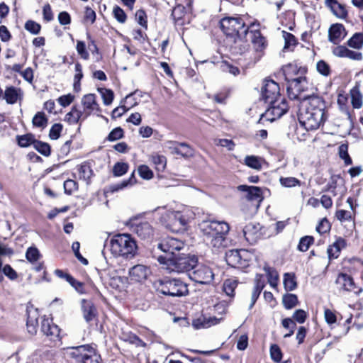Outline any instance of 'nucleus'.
<instances>
[{"instance_id":"c756f323","label":"nucleus","mask_w":363,"mask_h":363,"mask_svg":"<svg viewBox=\"0 0 363 363\" xmlns=\"http://www.w3.org/2000/svg\"><path fill=\"white\" fill-rule=\"evenodd\" d=\"M81 118L83 120L86 118H84V113L76 106H73L71 111L66 114L65 121L69 124H76Z\"/></svg>"},{"instance_id":"393cba45","label":"nucleus","mask_w":363,"mask_h":363,"mask_svg":"<svg viewBox=\"0 0 363 363\" xmlns=\"http://www.w3.org/2000/svg\"><path fill=\"white\" fill-rule=\"evenodd\" d=\"M351 104L354 108L359 109L363 105V95L360 91V85L357 84L350 91Z\"/></svg>"},{"instance_id":"e2e57ef3","label":"nucleus","mask_w":363,"mask_h":363,"mask_svg":"<svg viewBox=\"0 0 363 363\" xmlns=\"http://www.w3.org/2000/svg\"><path fill=\"white\" fill-rule=\"evenodd\" d=\"M123 138V130L121 127L113 129L107 137L109 141H116Z\"/></svg>"},{"instance_id":"4be33fe9","label":"nucleus","mask_w":363,"mask_h":363,"mask_svg":"<svg viewBox=\"0 0 363 363\" xmlns=\"http://www.w3.org/2000/svg\"><path fill=\"white\" fill-rule=\"evenodd\" d=\"M27 329L30 334L35 335L37 333L38 325V309H30L27 311Z\"/></svg>"},{"instance_id":"2eb2a0df","label":"nucleus","mask_w":363,"mask_h":363,"mask_svg":"<svg viewBox=\"0 0 363 363\" xmlns=\"http://www.w3.org/2000/svg\"><path fill=\"white\" fill-rule=\"evenodd\" d=\"M150 274V269L147 266L143 264L133 266L129 270L130 280L136 282H143Z\"/></svg>"},{"instance_id":"6ab92c4d","label":"nucleus","mask_w":363,"mask_h":363,"mask_svg":"<svg viewBox=\"0 0 363 363\" xmlns=\"http://www.w3.org/2000/svg\"><path fill=\"white\" fill-rule=\"evenodd\" d=\"M346 35L345 28L340 23L332 25L328 30L329 40L333 44H338Z\"/></svg>"},{"instance_id":"de8ad7c7","label":"nucleus","mask_w":363,"mask_h":363,"mask_svg":"<svg viewBox=\"0 0 363 363\" xmlns=\"http://www.w3.org/2000/svg\"><path fill=\"white\" fill-rule=\"evenodd\" d=\"M137 96H143L141 91L136 90L125 96V101L127 104L130 105V107H128L129 108H133L138 104L139 102L138 101Z\"/></svg>"},{"instance_id":"c03bdc74","label":"nucleus","mask_w":363,"mask_h":363,"mask_svg":"<svg viewBox=\"0 0 363 363\" xmlns=\"http://www.w3.org/2000/svg\"><path fill=\"white\" fill-rule=\"evenodd\" d=\"M282 301L286 309H291L298 304V298L295 294H288L283 296Z\"/></svg>"},{"instance_id":"dca6fc26","label":"nucleus","mask_w":363,"mask_h":363,"mask_svg":"<svg viewBox=\"0 0 363 363\" xmlns=\"http://www.w3.org/2000/svg\"><path fill=\"white\" fill-rule=\"evenodd\" d=\"M332 52L335 56L340 58H347L357 61L362 59V54L361 52L350 50L344 45H337L333 48Z\"/></svg>"},{"instance_id":"ddd939ff","label":"nucleus","mask_w":363,"mask_h":363,"mask_svg":"<svg viewBox=\"0 0 363 363\" xmlns=\"http://www.w3.org/2000/svg\"><path fill=\"white\" fill-rule=\"evenodd\" d=\"M336 284L340 286V289L353 292L357 295L359 294L362 291V288L356 286L353 279L347 274H340L336 279Z\"/></svg>"},{"instance_id":"6e6552de","label":"nucleus","mask_w":363,"mask_h":363,"mask_svg":"<svg viewBox=\"0 0 363 363\" xmlns=\"http://www.w3.org/2000/svg\"><path fill=\"white\" fill-rule=\"evenodd\" d=\"M189 276L192 280L197 283L209 284L213 280L214 273L209 267L196 264V266L193 271L189 274Z\"/></svg>"},{"instance_id":"680f3d73","label":"nucleus","mask_w":363,"mask_h":363,"mask_svg":"<svg viewBox=\"0 0 363 363\" xmlns=\"http://www.w3.org/2000/svg\"><path fill=\"white\" fill-rule=\"evenodd\" d=\"M25 28L32 34L36 35L40 33L41 26L39 23L30 20L26 23Z\"/></svg>"},{"instance_id":"9b49d317","label":"nucleus","mask_w":363,"mask_h":363,"mask_svg":"<svg viewBox=\"0 0 363 363\" xmlns=\"http://www.w3.org/2000/svg\"><path fill=\"white\" fill-rule=\"evenodd\" d=\"M184 247V242L177 238L167 237L158 244V248L168 253L169 257L176 256L175 252L179 251Z\"/></svg>"},{"instance_id":"7ed1b4c3","label":"nucleus","mask_w":363,"mask_h":363,"mask_svg":"<svg viewBox=\"0 0 363 363\" xmlns=\"http://www.w3.org/2000/svg\"><path fill=\"white\" fill-rule=\"evenodd\" d=\"M220 28L227 38L232 40L235 44L242 40L247 41L249 26H247L241 18L226 17L220 21Z\"/></svg>"},{"instance_id":"39448f33","label":"nucleus","mask_w":363,"mask_h":363,"mask_svg":"<svg viewBox=\"0 0 363 363\" xmlns=\"http://www.w3.org/2000/svg\"><path fill=\"white\" fill-rule=\"evenodd\" d=\"M136 242L128 234H118L110 241V250L114 256H121L130 259L137 252Z\"/></svg>"},{"instance_id":"49530a36","label":"nucleus","mask_w":363,"mask_h":363,"mask_svg":"<svg viewBox=\"0 0 363 363\" xmlns=\"http://www.w3.org/2000/svg\"><path fill=\"white\" fill-rule=\"evenodd\" d=\"M284 285L287 291H293L296 287L295 276L293 274L286 273L284 278Z\"/></svg>"},{"instance_id":"4468645a","label":"nucleus","mask_w":363,"mask_h":363,"mask_svg":"<svg viewBox=\"0 0 363 363\" xmlns=\"http://www.w3.org/2000/svg\"><path fill=\"white\" fill-rule=\"evenodd\" d=\"M188 220L179 211L172 212L169 216L168 226L171 230L179 232L186 230Z\"/></svg>"},{"instance_id":"4d7b16f0","label":"nucleus","mask_w":363,"mask_h":363,"mask_svg":"<svg viewBox=\"0 0 363 363\" xmlns=\"http://www.w3.org/2000/svg\"><path fill=\"white\" fill-rule=\"evenodd\" d=\"M136 182V179L135 178L134 172L131 174L130 178L127 180H124L119 184H116L113 187V191H118L128 186H132Z\"/></svg>"},{"instance_id":"20e7f679","label":"nucleus","mask_w":363,"mask_h":363,"mask_svg":"<svg viewBox=\"0 0 363 363\" xmlns=\"http://www.w3.org/2000/svg\"><path fill=\"white\" fill-rule=\"evenodd\" d=\"M155 289L160 294L172 297H181L188 294V286L180 279L163 277L153 283Z\"/></svg>"},{"instance_id":"72a5a7b5","label":"nucleus","mask_w":363,"mask_h":363,"mask_svg":"<svg viewBox=\"0 0 363 363\" xmlns=\"http://www.w3.org/2000/svg\"><path fill=\"white\" fill-rule=\"evenodd\" d=\"M89 345H84L77 347H71L68 349L70 350L69 355L74 358L77 362H82L84 354H86V350L89 348Z\"/></svg>"},{"instance_id":"b1692460","label":"nucleus","mask_w":363,"mask_h":363,"mask_svg":"<svg viewBox=\"0 0 363 363\" xmlns=\"http://www.w3.org/2000/svg\"><path fill=\"white\" fill-rule=\"evenodd\" d=\"M248 35L257 52L262 51L265 48V39L259 30H248Z\"/></svg>"},{"instance_id":"c85d7f7f","label":"nucleus","mask_w":363,"mask_h":363,"mask_svg":"<svg viewBox=\"0 0 363 363\" xmlns=\"http://www.w3.org/2000/svg\"><path fill=\"white\" fill-rule=\"evenodd\" d=\"M283 72L286 79L288 81L291 79H294L292 77L294 75H297L299 73L301 74H304L306 69L304 67H298V66L294 64H289L283 67Z\"/></svg>"},{"instance_id":"58836bf2","label":"nucleus","mask_w":363,"mask_h":363,"mask_svg":"<svg viewBox=\"0 0 363 363\" xmlns=\"http://www.w3.org/2000/svg\"><path fill=\"white\" fill-rule=\"evenodd\" d=\"M263 160L257 156L248 155L245 157L244 163L247 167L259 170L262 168Z\"/></svg>"},{"instance_id":"423d86ee","label":"nucleus","mask_w":363,"mask_h":363,"mask_svg":"<svg viewBox=\"0 0 363 363\" xmlns=\"http://www.w3.org/2000/svg\"><path fill=\"white\" fill-rule=\"evenodd\" d=\"M167 269L169 272L184 273L191 272L198 263V258L195 255H179L166 257Z\"/></svg>"},{"instance_id":"e433bc0d","label":"nucleus","mask_w":363,"mask_h":363,"mask_svg":"<svg viewBox=\"0 0 363 363\" xmlns=\"http://www.w3.org/2000/svg\"><path fill=\"white\" fill-rule=\"evenodd\" d=\"M350 48L360 50L363 47V33H355L347 43Z\"/></svg>"},{"instance_id":"ea45409f","label":"nucleus","mask_w":363,"mask_h":363,"mask_svg":"<svg viewBox=\"0 0 363 363\" xmlns=\"http://www.w3.org/2000/svg\"><path fill=\"white\" fill-rule=\"evenodd\" d=\"M32 123L35 127L45 128L48 124V118L43 112H38L33 118Z\"/></svg>"},{"instance_id":"bb28decb","label":"nucleus","mask_w":363,"mask_h":363,"mask_svg":"<svg viewBox=\"0 0 363 363\" xmlns=\"http://www.w3.org/2000/svg\"><path fill=\"white\" fill-rule=\"evenodd\" d=\"M325 4L330 7L335 16L340 18H345L347 16V11L345 6L336 0H325Z\"/></svg>"},{"instance_id":"8fccbe9b","label":"nucleus","mask_w":363,"mask_h":363,"mask_svg":"<svg viewBox=\"0 0 363 363\" xmlns=\"http://www.w3.org/2000/svg\"><path fill=\"white\" fill-rule=\"evenodd\" d=\"M281 324L284 328L289 329V333L285 334L284 337L287 338L291 337L294 334L296 329V323L291 318H287L282 320Z\"/></svg>"},{"instance_id":"4c0bfd02","label":"nucleus","mask_w":363,"mask_h":363,"mask_svg":"<svg viewBox=\"0 0 363 363\" xmlns=\"http://www.w3.org/2000/svg\"><path fill=\"white\" fill-rule=\"evenodd\" d=\"M279 182L280 185L285 188H294L302 184L299 179L293 177H280Z\"/></svg>"},{"instance_id":"c9c22d12","label":"nucleus","mask_w":363,"mask_h":363,"mask_svg":"<svg viewBox=\"0 0 363 363\" xmlns=\"http://www.w3.org/2000/svg\"><path fill=\"white\" fill-rule=\"evenodd\" d=\"M101 359V356L96 352V350L89 346L85 354H84L82 363H100Z\"/></svg>"},{"instance_id":"f704fd0d","label":"nucleus","mask_w":363,"mask_h":363,"mask_svg":"<svg viewBox=\"0 0 363 363\" xmlns=\"http://www.w3.org/2000/svg\"><path fill=\"white\" fill-rule=\"evenodd\" d=\"M79 172V177L80 179L87 182L89 183V179L93 175V171L91 166L87 162H84L81 165L77 167Z\"/></svg>"},{"instance_id":"864d4df0","label":"nucleus","mask_w":363,"mask_h":363,"mask_svg":"<svg viewBox=\"0 0 363 363\" xmlns=\"http://www.w3.org/2000/svg\"><path fill=\"white\" fill-rule=\"evenodd\" d=\"M269 352H270L271 359L274 362H281L283 354H282L280 347L277 345H276V344L272 345L270 347Z\"/></svg>"},{"instance_id":"f8f14e48","label":"nucleus","mask_w":363,"mask_h":363,"mask_svg":"<svg viewBox=\"0 0 363 363\" xmlns=\"http://www.w3.org/2000/svg\"><path fill=\"white\" fill-rule=\"evenodd\" d=\"M41 331L47 337H50L54 346H57L60 342V330L57 325L52 324L48 319H43L41 322Z\"/></svg>"},{"instance_id":"a18cd8bd","label":"nucleus","mask_w":363,"mask_h":363,"mask_svg":"<svg viewBox=\"0 0 363 363\" xmlns=\"http://www.w3.org/2000/svg\"><path fill=\"white\" fill-rule=\"evenodd\" d=\"M264 269L267 273L268 281H269L270 286L272 287H276L277 285V281H278V279H279V275H278L277 272L275 269H272L269 267H264Z\"/></svg>"},{"instance_id":"412c9836","label":"nucleus","mask_w":363,"mask_h":363,"mask_svg":"<svg viewBox=\"0 0 363 363\" xmlns=\"http://www.w3.org/2000/svg\"><path fill=\"white\" fill-rule=\"evenodd\" d=\"M246 252L243 250H232L225 254L226 262L229 265L236 266L242 264V257Z\"/></svg>"},{"instance_id":"1a4fd4ad","label":"nucleus","mask_w":363,"mask_h":363,"mask_svg":"<svg viewBox=\"0 0 363 363\" xmlns=\"http://www.w3.org/2000/svg\"><path fill=\"white\" fill-rule=\"evenodd\" d=\"M262 99L265 103L272 102L281 96L279 84L272 79H265L261 89Z\"/></svg>"},{"instance_id":"f257e3e1","label":"nucleus","mask_w":363,"mask_h":363,"mask_svg":"<svg viewBox=\"0 0 363 363\" xmlns=\"http://www.w3.org/2000/svg\"><path fill=\"white\" fill-rule=\"evenodd\" d=\"M325 104L322 98L313 96L302 104L298 120L307 130H316L327 119Z\"/></svg>"},{"instance_id":"37998d69","label":"nucleus","mask_w":363,"mask_h":363,"mask_svg":"<svg viewBox=\"0 0 363 363\" xmlns=\"http://www.w3.org/2000/svg\"><path fill=\"white\" fill-rule=\"evenodd\" d=\"M98 91L101 95L104 105L108 106L111 104L114 98L113 91L106 88H99Z\"/></svg>"},{"instance_id":"774afa93","label":"nucleus","mask_w":363,"mask_h":363,"mask_svg":"<svg viewBox=\"0 0 363 363\" xmlns=\"http://www.w3.org/2000/svg\"><path fill=\"white\" fill-rule=\"evenodd\" d=\"M330 229V224L325 218H323L316 227V230L320 234L328 232Z\"/></svg>"},{"instance_id":"13d9d810","label":"nucleus","mask_w":363,"mask_h":363,"mask_svg":"<svg viewBox=\"0 0 363 363\" xmlns=\"http://www.w3.org/2000/svg\"><path fill=\"white\" fill-rule=\"evenodd\" d=\"M78 189L77 183L72 179H67L64 182V189L67 194L71 195Z\"/></svg>"},{"instance_id":"5701e85b","label":"nucleus","mask_w":363,"mask_h":363,"mask_svg":"<svg viewBox=\"0 0 363 363\" xmlns=\"http://www.w3.org/2000/svg\"><path fill=\"white\" fill-rule=\"evenodd\" d=\"M238 190L246 192V198L248 200H260L262 199V190L259 187L254 186L240 185Z\"/></svg>"},{"instance_id":"473e14b6","label":"nucleus","mask_w":363,"mask_h":363,"mask_svg":"<svg viewBox=\"0 0 363 363\" xmlns=\"http://www.w3.org/2000/svg\"><path fill=\"white\" fill-rule=\"evenodd\" d=\"M167 144L169 145H176L177 144L180 147V150H177V155H179L184 157H192L194 154L193 148L190 147L186 143H177L174 141H168Z\"/></svg>"},{"instance_id":"6e6d98bb","label":"nucleus","mask_w":363,"mask_h":363,"mask_svg":"<svg viewBox=\"0 0 363 363\" xmlns=\"http://www.w3.org/2000/svg\"><path fill=\"white\" fill-rule=\"evenodd\" d=\"M313 238L312 236H305L301 238L298 249L301 252H306L308 250L310 245L313 242Z\"/></svg>"},{"instance_id":"3c124183","label":"nucleus","mask_w":363,"mask_h":363,"mask_svg":"<svg viewBox=\"0 0 363 363\" xmlns=\"http://www.w3.org/2000/svg\"><path fill=\"white\" fill-rule=\"evenodd\" d=\"M238 283L235 280L227 279L223 283V291L227 296L230 297L234 296V291L237 287Z\"/></svg>"},{"instance_id":"f3484780","label":"nucleus","mask_w":363,"mask_h":363,"mask_svg":"<svg viewBox=\"0 0 363 363\" xmlns=\"http://www.w3.org/2000/svg\"><path fill=\"white\" fill-rule=\"evenodd\" d=\"M82 104L84 108L82 111L84 113V118H87L94 111H100L96 102V96L94 94L84 95L82 99Z\"/></svg>"},{"instance_id":"603ef678","label":"nucleus","mask_w":363,"mask_h":363,"mask_svg":"<svg viewBox=\"0 0 363 363\" xmlns=\"http://www.w3.org/2000/svg\"><path fill=\"white\" fill-rule=\"evenodd\" d=\"M283 38L285 41L284 50H289L291 47H294L296 45V39L295 36L288 32L283 31Z\"/></svg>"},{"instance_id":"09e8293b","label":"nucleus","mask_w":363,"mask_h":363,"mask_svg":"<svg viewBox=\"0 0 363 363\" xmlns=\"http://www.w3.org/2000/svg\"><path fill=\"white\" fill-rule=\"evenodd\" d=\"M129 165L125 162H116L113 167V174L115 177H121L128 170Z\"/></svg>"},{"instance_id":"338daca9","label":"nucleus","mask_w":363,"mask_h":363,"mask_svg":"<svg viewBox=\"0 0 363 363\" xmlns=\"http://www.w3.org/2000/svg\"><path fill=\"white\" fill-rule=\"evenodd\" d=\"M76 49L78 54L81 56L82 58H83L84 60L89 59V55L86 50V45L83 41H77Z\"/></svg>"},{"instance_id":"9d476101","label":"nucleus","mask_w":363,"mask_h":363,"mask_svg":"<svg viewBox=\"0 0 363 363\" xmlns=\"http://www.w3.org/2000/svg\"><path fill=\"white\" fill-rule=\"evenodd\" d=\"M131 230L135 233L138 238L143 240H150L154 236V228L147 221L133 222Z\"/></svg>"},{"instance_id":"aec40b11","label":"nucleus","mask_w":363,"mask_h":363,"mask_svg":"<svg viewBox=\"0 0 363 363\" xmlns=\"http://www.w3.org/2000/svg\"><path fill=\"white\" fill-rule=\"evenodd\" d=\"M23 97V92L19 88L14 86L6 87L4 91V99L9 104H14L18 100H21Z\"/></svg>"},{"instance_id":"052dcab7","label":"nucleus","mask_w":363,"mask_h":363,"mask_svg":"<svg viewBox=\"0 0 363 363\" xmlns=\"http://www.w3.org/2000/svg\"><path fill=\"white\" fill-rule=\"evenodd\" d=\"M62 130V125L60 123H55L50 128L49 137L51 140H57L60 138Z\"/></svg>"},{"instance_id":"0eeeda50","label":"nucleus","mask_w":363,"mask_h":363,"mask_svg":"<svg viewBox=\"0 0 363 363\" xmlns=\"http://www.w3.org/2000/svg\"><path fill=\"white\" fill-rule=\"evenodd\" d=\"M268 104L269 107L264 113V116L268 121H274L281 118L288 111L289 106L284 97H280Z\"/></svg>"},{"instance_id":"a19ab883","label":"nucleus","mask_w":363,"mask_h":363,"mask_svg":"<svg viewBox=\"0 0 363 363\" xmlns=\"http://www.w3.org/2000/svg\"><path fill=\"white\" fill-rule=\"evenodd\" d=\"M33 147L44 156L50 155V146L48 143L35 140Z\"/></svg>"},{"instance_id":"f03ea898","label":"nucleus","mask_w":363,"mask_h":363,"mask_svg":"<svg viewBox=\"0 0 363 363\" xmlns=\"http://www.w3.org/2000/svg\"><path fill=\"white\" fill-rule=\"evenodd\" d=\"M199 228L204 241L213 250L219 251L228 246L227 235L230 230L229 224L216 220H203Z\"/></svg>"},{"instance_id":"a211bd4d","label":"nucleus","mask_w":363,"mask_h":363,"mask_svg":"<svg viewBox=\"0 0 363 363\" xmlns=\"http://www.w3.org/2000/svg\"><path fill=\"white\" fill-rule=\"evenodd\" d=\"M13 253V251L11 248H8L0 244V256L11 255ZM2 264L3 262L0 258V272L2 270L3 273L11 280H15L17 279L18 275L16 272L9 264H6L3 268Z\"/></svg>"},{"instance_id":"79ce46f5","label":"nucleus","mask_w":363,"mask_h":363,"mask_svg":"<svg viewBox=\"0 0 363 363\" xmlns=\"http://www.w3.org/2000/svg\"><path fill=\"white\" fill-rule=\"evenodd\" d=\"M35 139L34 135L32 134H26L23 135H18L17 136V142L20 147H26L30 145H34V142Z\"/></svg>"},{"instance_id":"2f4dec72","label":"nucleus","mask_w":363,"mask_h":363,"mask_svg":"<svg viewBox=\"0 0 363 363\" xmlns=\"http://www.w3.org/2000/svg\"><path fill=\"white\" fill-rule=\"evenodd\" d=\"M259 230V225L253 223L246 225L242 230L244 236L247 241H253Z\"/></svg>"},{"instance_id":"bf43d9fd","label":"nucleus","mask_w":363,"mask_h":363,"mask_svg":"<svg viewBox=\"0 0 363 363\" xmlns=\"http://www.w3.org/2000/svg\"><path fill=\"white\" fill-rule=\"evenodd\" d=\"M114 18L121 23H124L127 16L124 11L118 6H115L113 9Z\"/></svg>"},{"instance_id":"0e129e2a","label":"nucleus","mask_w":363,"mask_h":363,"mask_svg":"<svg viewBox=\"0 0 363 363\" xmlns=\"http://www.w3.org/2000/svg\"><path fill=\"white\" fill-rule=\"evenodd\" d=\"M138 173L140 176L145 179H150L153 177V172L146 165H140L138 167Z\"/></svg>"},{"instance_id":"cd10ccee","label":"nucleus","mask_w":363,"mask_h":363,"mask_svg":"<svg viewBox=\"0 0 363 363\" xmlns=\"http://www.w3.org/2000/svg\"><path fill=\"white\" fill-rule=\"evenodd\" d=\"M346 245L345 240L339 238L336 240V241L331 245H330L328 248V255L330 259L337 258L340 251L342 248H344Z\"/></svg>"},{"instance_id":"5fc2aeb1","label":"nucleus","mask_w":363,"mask_h":363,"mask_svg":"<svg viewBox=\"0 0 363 363\" xmlns=\"http://www.w3.org/2000/svg\"><path fill=\"white\" fill-rule=\"evenodd\" d=\"M316 69L319 74L323 76L328 77L330 74V67L324 60H319L316 63Z\"/></svg>"},{"instance_id":"a878e982","label":"nucleus","mask_w":363,"mask_h":363,"mask_svg":"<svg viewBox=\"0 0 363 363\" xmlns=\"http://www.w3.org/2000/svg\"><path fill=\"white\" fill-rule=\"evenodd\" d=\"M82 311L83 317L87 323L91 321L96 316V310L92 302L83 299L82 301Z\"/></svg>"},{"instance_id":"69168bd1","label":"nucleus","mask_w":363,"mask_h":363,"mask_svg":"<svg viewBox=\"0 0 363 363\" xmlns=\"http://www.w3.org/2000/svg\"><path fill=\"white\" fill-rule=\"evenodd\" d=\"M39 251L36 247H29L27 250L26 257L29 262H33L39 258Z\"/></svg>"},{"instance_id":"7c9ffc66","label":"nucleus","mask_w":363,"mask_h":363,"mask_svg":"<svg viewBox=\"0 0 363 363\" xmlns=\"http://www.w3.org/2000/svg\"><path fill=\"white\" fill-rule=\"evenodd\" d=\"M289 86L287 87V91L289 90H294L296 92L300 93L303 91L304 85L303 84L306 83V78L303 76L291 79L288 80Z\"/></svg>"}]
</instances>
